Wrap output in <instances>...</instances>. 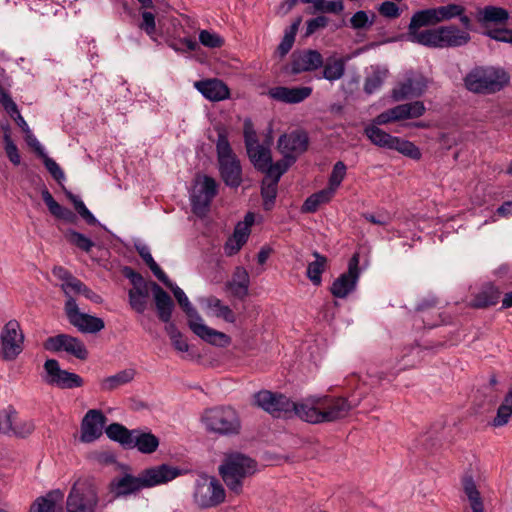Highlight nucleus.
Returning <instances> with one entry per match:
<instances>
[{"mask_svg": "<svg viewBox=\"0 0 512 512\" xmlns=\"http://www.w3.org/2000/svg\"><path fill=\"white\" fill-rule=\"evenodd\" d=\"M379 125L373 121V124L366 126L364 129V134L371 143L381 148L398 151L414 160L421 158V151L413 142L392 136L380 129Z\"/></svg>", "mask_w": 512, "mask_h": 512, "instance_id": "9", "label": "nucleus"}, {"mask_svg": "<svg viewBox=\"0 0 512 512\" xmlns=\"http://www.w3.org/2000/svg\"><path fill=\"white\" fill-rule=\"evenodd\" d=\"M35 429L32 420H21L14 409L5 410L0 414V433L25 438Z\"/></svg>", "mask_w": 512, "mask_h": 512, "instance_id": "20", "label": "nucleus"}, {"mask_svg": "<svg viewBox=\"0 0 512 512\" xmlns=\"http://www.w3.org/2000/svg\"><path fill=\"white\" fill-rule=\"evenodd\" d=\"M43 346L46 350L51 352L65 351L80 360H86L88 358V350L84 343L80 339L68 334H58L48 337Z\"/></svg>", "mask_w": 512, "mask_h": 512, "instance_id": "18", "label": "nucleus"}, {"mask_svg": "<svg viewBox=\"0 0 512 512\" xmlns=\"http://www.w3.org/2000/svg\"><path fill=\"white\" fill-rule=\"evenodd\" d=\"M43 159V163L46 167V169L49 171L51 176L59 183L61 184L62 181L65 180V174L61 167L56 163L55 160L47 156L45 153V156H41Z\"/></svg>", "mask_w": 512, "mask_h": 512, "instance_id": "61", "label": "nucleus"}, {"mask_svg": "<svg viewBox=\"0 0 512 512\" xmlns=\"http://www.w3.org/2000/svg\"><path fill=\"white\" fill-rule=\"evenodd\" d=\"M438 23H440V21L436 7L416 11L412 15L408 26L407 36L409 41L418 44L417 35L423 33V30H420V28L435 26Z\"/></svg>", "mask_w": 512, "mask_h": 512, "instance_id": "26", "label": "nucleus"}, {"mask_svg": "<svg viewBox=\"0 0 512 512\" xmlns=\"http://www.w3.org/2000/svg\"><path fill=\"white\" fill-rule=\"evenodd\" d=\"M64 310L69 323L82 333H97L105 327L101 318L80 312L75 299L66 300Z\"/></svg>", "mask_w": 512, "mask_h": 512, "instance_id": "14", "label": "nucleus"}, {"mask_svg": "<svg viewBox=\"0 0 512 512\" xmlns=\"http://www.w3.org/2000/svg\"><path fill=\"white\" fill-rule=\"evenodd\" d=\"M217 181L208 175H198L196 186L191 194V206L195 215L203 217L209 211L214 197L218 194Z\"/></svg>", "mask_w": 512, "mask_h": 512, "instance_id": "11", "label": "nucleus"}, {"mask_svg": "<svg viewBox=\"0 0 512 512\" xmlns=\"http://www.w3.org/2000/svg\"><path fill=\"white\" fill-rule=\"evenodd\" d=\"M64 236L70 244L76 246L82 251L90 252L94 247V242L90 238L74 229L66 230Z\"/></svg>", "mask_w": 512, "mask_h": 512, "instance_id": "51", "label": "nucleus"}, {"mask_svg": "<svg viewBox=\"0 0 512 512\" xmlns=\"http://www.w3.org/2000/svg\"><path fill=\"white\" fill-rule=\"evenodd\" d=\"M150 287L153 292L158 317L162 322L168 323L171 320L174 309L173 300L156 282H151Z\"/></svg>", "mask_w": 512, "mask_h": 512, "instance_id": "30", "label": "nucleus"}, {"mask_svg": "<svg viewBox=\"0 0 512 512\" xmlns=\"http://www.w3.org/2000/svg\"><path fill=\"white\" fill-rule=\"evenodd\" d=\"M313 256L315 261L308 264L306 275L313 285L320 286L322 283V273L326 269L327 258L317 251L313 252Z\"/></svg>", "mask_w": 512, "mask_h": 512, "instance_id": "41", "label": "nucleus"}, {"mask_svg": "<svg viewBox=\"0 0 512 512\" xmlns=\"http://www.w3.org/2000/svg\"><path fill=\"white\" fill-rule=\"evenodd\" d=\"M334 194L335 192L328 187L313 193L304 201L301 211L303 213L316 212L322 204L330 202Z\"/></svg>", "mask_w": 512, "mask_h": 512, "instance_id": "39", "label": "nucleus"}, {"mask_svg": "<svg viewBox=\"0 0 512 512\" xmlns=\"http://www.w3.org/2000/svg\"><path fill=\"white\" fill-rule=\"evenodd\" d=\"M375 17L376 15L374 13H371V16H369L366 11H357L350 18L351 27L353 29H368L374 24Z\"/></svg>", "mask_w": 512, "mask_h": 512, "instance_id": "54", "label": "nucleus"}, {"mask_svg": "<svg viewBox=\"0 0 512 512\" xmlns=\"http://www.w3.org/2000/svg\"><path fill=\"white\" fill-rule=\"evenodd\" d=\"M247 154L255 169L260 172L268 168L272 158L270 149L261 144L247 149Z\"/></svg>", "mask_w": 512, "mask_h": 512, "instance_id": "40", "label": "nucleus"}, {"mask_svg": "<svg viewBox=\"0 0 512 512\" xmlns=\"http://www.w3.org/2000/svg\"><path fill=\"white\" fill-rule=\"evenodd\" d=\"M137 251L140 255V257L143 259V261L147 264V266L150 268V270L153 272L155 277L161 281L163 284H167L168 282V276L165 274V272L159 267V265L155 262L153 259L150 249L147 246H141L137 247Z\"/></svg>", "mask_w": 512, "mask_h": 512, "instance_id": "48", "label": "nucleus"}, {"mask_svg": "<svg viewBox=\"0 0 512 512\" xmlns=\"http://www.w3.org/2000/svg\"><path fill=\"white\" fill-rule=\"evenodd\" d=\"M106 435L112 441L118 442L125 449H129L132 444V437L134 433V429L129 430L124 425L120 423H112L108 425L105 429Z\"/></svg>", "mask_w": 512, "mask_h": 512, "instance_id": "38", "label": "nucleus"}, {"mask_svg": "<svg viewBox=\"0 0 512 512\" xmlns=\"http://www.w3.org/2000/svg\"><path fill=\"white\" fill-rule=\"evenodd\" d=\"M144 489L141 476H133L125 473L123 476L114 478L110 482V491L115 497H123L134 494Z\"/></svg>", "mask_w": 512, "mask_h": 512, "instance_id": "28", "label": "nucleus"}, {"mask_svg": "<svg viewBox=\"0 0 512 512\" xmlns=\"http://www.w3.org/2000/svg\"><path fill=\"white\" fill-rule=\"evenodd\" d=\"M512 415V389L505 395L502 403L497 409V414L492 420L494 427H502L506 425Z\"/></svg>", "mask_w": 512, "mask_h": 512, "instance_id": "44", "label": "nucleus"}, {"mask_svg": "<svg viewBox=\"0 0 512 512\" xmlns=\"http://www.w3.org/2000/svg\"><path fill=\"white\" fill-rule=\"evenodd\" d=\"M312 87L300 86V87H285L277 86L270 88L267 95L278 102L286 104H298L303 102L312 94Z\"/></svg>", "mask_w": 512, "mask_h": 512, "instance_id": "25", "label": "nucleus"}, {"mask_svg": "<svg viewBox=\"0 0 512 512\" xmlns=\"http://www.w3.org/2000/svg\"><path fill=\"white\" fill-rule=\"evenodd\" d=\"M427 88L426 78L414 71L406 73L405 78L392 91L395 101H402L409 98L421 96Z\"/></svg>", "mask_w": 512, "mask_h": 512, "instance_id": "19", "label": "nucleus"}, {"mask_svg": "<svg viewBox=\"0 0 512 512\" xmlns=\"http://www.w3.org/2000/svg\"><path fill=\"white\" fill-rule=\"evenodd\" d=\"M194 87L205 99L211 102H219L230 98L229 87L218 78L196 81Z\"/></svg>", "mask_w": 512, "mask_h": 512, "instance_id": "24", "label": "nucleus"}, {"mask_svg": "<svg viewBox=\"0 0 512 512\" xmlns=\"http://www.w3.org/2000/svg\"><path fill=\"white\" fill-rule=\"evenodd\" d=\"M42 199L48 207L49 212L56 218L64 220L67 223H74L76 221V215L70 209L61 206L44 187L41 191Z\"/></svg>", "mask_w": 512, "mask_h": 512, "instance_id": "35", "label": "nucleus"}, {"mask_svg": "<svg viewBox=\"0 0 512 512\" xmlns=\"http://www.w3.org/2000/svg\"><path fill=\"white\" fill-rule=\"evenodd\" d=\"M277 187L278 182L274 180L269 181L267 178L263 180L261 186V196L263 199L264 210L269 211L273 208L277 196Z\"/></svg>", "mask_w": 512, "mask_h": 512, "instance_id": "49", "label": "nucleus"}, {"mask_svg": "<svg viewBox=\"0 0 512 512\" xmlns=\"http://www.w3.org/2000/svg\"><path fill=\"white\" fill-rule=\"evenodd\" d=\"M99 495L87 479H77L66 497L65 512H98Z\"/></svg>", "mask_w": 512, "mask_h": 512, "instance_id": "8", "label": "nucleus"}, {"mask_svg": "<svg viewBox=\"0 0 512 512\" xmlns=\"http://www.w3.org/2000/svg\"><path fill=\"white\" fill-rule=\"evenodd\" d=\"M510 81L509 74L502 68L477 66L463 79L465 88L480 95L494 94L502 90Z\"/></svg>", "mask_w": 512, "mask_h": 512, "instance_id": "3", "label": "nucleus"}, {"mask_svg": "<svg viewBox=\"0 0 512 512\" xmlns=\"http://www.w3.org/2000/svg\"><path fill=\"white\" fill-rule=\"evenodd\" d=\"M359 262L360 256L355 253L348 262L347 271L333 281L330 292L334 297L343 299L355 291L360 277Z\"/></svg>", "mask_w": 512, "mask_h": 512, "instance_id": "15", "label": "nucleus"}, {"mask_svg": "<svg viewBox=\"0 0 512 512\" xmlns=\"http://www.w3.org/2000/svg\"><path fill=\"white\" fill-rule=\"evenodd\" d=\"M425 111L426 107L422 101L409 102L385 110L374 118V122L386 125L391 122L419 118Z\"/></svg>", "mask_w": 512, "mask_h": 512, "instance_id": "16", "label": "nucleus"}, {"mask_svg": "<svg viewBox=\"0 0 512 512\" xmlns=\"http://www.w3.org/2000/svg\"><path fill=\"white\" fill-rule=\"evenodd\" d=\"M218 470L228 489L239 495L243 490V480L257 471V462L243 453L230 452L225 454Z\"/></svg>", "mask_w": 512, "mask_h": 512, "instance_id": "2", "label": "nucleus"}, {"mask_svg": "<svg viewBox=\"0 0 512 512\" xmlns=\"http://www.w3.org/2000/svg\"><path fill=\"white\" fill-rule=\"evenodd\" d=\"M248 217H250V221L248 222H239L234 229L233 237L240 241V244H245L250 235V226L254 222V216L252 213H248Z\"/></svg>", "mask_w": 512, "mask_h": 512, "instance_id": "58", "label": "nucleus"}, {"mask_svg": "<svg viewBox=\"0 0 512 512\" xmlns=\"http://www.w3.org/2000/svg\"><path fill=\"white\" fill-rule=\"evenodd\" d=\"M347 167L342 161L334 164L332 172L329 176L328 188L336 192L345 178Z\"/></svg>", "mask_w": 512, "mask_h": 512, "instance_id": "53", "label": "nucleus"}, {"mask_svg": "<svg viewBox=\"0 0 512 512\" xmlns=\"http://www.w3.org/2000/svg\"><path fill=\"white\" fill-rule=\"evenodd\" d=\"M66 196L68 199L73 203L75 210L78 212V214L89 224V225H96L97 219L95 216L90 212V210L86 207L84 202L76 195H74L70 191H66Z\"/></svg>", "mask_w": 512, "mask_h": 512, "instance_id": "52", "label": "nucleus"}, {"mask_svg": "<svg viewBox=\"0 0 512 512\" xmlns=\"http://www.w3.org/2000/svg\"><path fill=\"white\" fill-rule=\"evenodd\" d=\"M199 42L208 48H220L224 44V40L221 36L208 30L200 31Z\"/></svg>", "mask_w": 512, "mask_h": 512, "instance_id": "56", "label": "nucleus"}, {"mask_svg": "<svg viewBox=\"0 0 512 512\" xmlns=\"http://www.w3.org/2000/svg\"><path fill=\"white\" fill-rule=\"evenodd\" d=\"M44 370L46 372L44 381L48 385L60 389H73L84 385V380L80 375L61 369L59 362L55 359H47L44 363Z\"/></svg>", "mask_w": 512, "mask_h": 512, "instance_id": "13", "label": "nucleus"}, {"mask_svg": "<svg viewBox=\"0 0 512 512\" xmlns=\"http://www.w3.org/2000/svg\"><path fill=\"white\" fill-rule=\"evenodd\" d=\"M106 416L101 410H89L81 421L80 441L91 443L97 440L103 433Z\"/></svg>", "mask_w": 512, "mask_h": 512, "instance_id": "22", "label": "nucleus"}, {"mask_svg": "<svg viewBox=\"0 0 512 512\" xmlns=\"http://www.w3.org/2000/svg\"><path fill=\"white\" fill-rule=\"evenodd\" d=\"M179 475H181V470L168 464L145 469L140 474L144 488L165 484Z\"/></svg>", "mask_w": 512, "mask_h": 512, "instance_id": "23", "label": "nucleus"}, {"mask_svg": "<svg viewBox=\"0 0 512 512\" xmlns=\"http://www.w3.org/2000/svg\"><path fill=\"white\" fill-rule=\"evenodd\" d=\"M352 407L343 397L310 396L302 400L301 420L311 424L334 422L348 416Z\"/></svg>", "mask_w": 512, "mask_h": 512, "instance_id": "1", "label": "nucleus"}, {"mask_svg": "<svg viewBox=\"0 0 512 512\" xmlns=\"http://www.w3.org/2000/svg\"><path fill=\"white\" fill-rule=\"evenodd\" d=\"M483 35L499 42L512 44V29L501 28L486 30L483 32Z\"/></svg>", "mask_w": 512, "mask_h": 512, "instance_id": "63", "label": "nucleus"}, {"mask_svg": "<svg viewBox=\"0 0 512 512\" xmlns=\"http://www.w3.org/2000/svg\"><path fill=\"white\" fill-rule=\"evenodd\" d=\"M3 139L5 144L4 149L8 159L11 161L12 164L16 166L19 165L21 162V156L19 154L16 144L10 137V134L5 133Z\"/></svg>", "mask_w": 512, "mask_h": 512, "instance_id": "60", "label": "nucleus"}, {"mask_svg": "<svg viewBox=\"0 0 512 512\" xmlns=\"http://www.w3.org/2000/svg\"><path fill=\"white\" fill-rule=\"evenodd\" d=\"M418 44L429 48H459L471 41V35L455 24L424 29L417 35Z\"/></svg>", "mask_w": 512, "mask_h": 512, "instance_id": "4", "label": "nucleus"}, {"mask_svg": "<svg viewBox=\"0 0 512 512\" xmlns=\"http://www.w3.org/2000/svg\"><path fill=\"white\" fill-rule=\"evenodd\" d=\"M293 158H288L287 156H283L281 160L273 163L272 161L269 163L268 168H265L263 173H266L267 179L274 180L279 182L281 176L286 173V171L294 164Z\"/></svg>", "mask_w": 512, "mask_h": 512, "instance_id": "45", "label": "nucleus"}, {"mask_svg": "<svg viewBox=\"0 0 512 512\" xmlns=\"http://www.w3.org/2000/svg\"><path fill=\"white\" fill-rule=\"evenodd\" d=\"M84 285L85 284L81 280H79L75 276H72L69 279V281H67L66 283H62L60 287L66 296V300H69L74 299L72 294H81Z\"/></svg>", "mask_w": 512, "mask_h": 512, "instance_id": "57", "label": "nucleus"}, {"mask_svg": "<svg viewBox=\"0 0 512 512\" xmlns=\"http://www.w3.org/2000/svg\"><path fill=\"white\" fill-rule=\"evenodd\" d=\"M136 375L133 368L119 371L118 373L105 377L100 382V389L105 392L113 391L120 386L130 383Z\"/></svg>", "mask_w": 512, "mask_h": 512, "instance_id": "36", "label": "nucleus"}, {"mask_svg": "<svg viewBox=\"0 0 512 512\" xmlns=\"http://www.w3.org/2000/svg\"><path fill=\"white\" fill-rule=\"evenodd\" d=\"M189 328L195 335L209 344L223 347L230 342L229 336L207 326L202 317L200 321L193 320V322L189 323Z\"/></svg>", "mask_w": 512, "mask_h": 512, "instance_id": "29", "label": "nucleus"}, {"mask_svg": "<svg viewBox=\"0 0 512 512\" xmlns=\"http://www.w3.org/2000/svg\"><path fill=\"white\" fill-rule=\"evenodd\" d=\"M308 142L309 139L305 132L293 131L281 135L277 147L283 156H287L289 159L293 158V161L296 162L297 158L307 150Z\"/></svg>", "mask_w": 512, "mask_h": 512, "instance_id": "21", "label": "nucleus"}, {"mask_svg": "<svg viewBox=\"0 0 512 512\" xmlns=\"http://www.w3.org/2000/svg\"><path fill=\"white\" fill-rule=\"evenodd\" d=\"M323 65V57L320 52L313 49L294 51L290 63L284 68L287 74L297 75L303 72L316 71Z\"/></svg>", "mask_w": 512, "mask_h": 512, "instance_id": "17", "label": "nucleus"}, {"mask_svg": "<svg viewBox=\"0 0 512 512\" xmlns=\"http://www.w3.org/2000/svg\"><path fill=\"white\" fill-rule=\"evenodd\" d=\"M225 489L213 476L201 475L194 483L192 500L199 509L216 507L225 500Z\"/></svg>", "mask_w": 512, "mask_h": 512, "instance_id": "10", "label": "nucleus"}, {"mask_svg": "<svg viewBox=\"0 0 512 512\" xmlns=\"http://www.w3.org/2000/svg\"><path fill=\"white\" fill-rule=\"evenodd\" d=\"M501 292L492 284L484 285L469 302V306L474 309H485L498 303Z\"/></svg>", "mask_w": 512, "mask_h": 512, "instance_id": "33", "label": "nucleus"}, {"mask_svg": "<svg viewBox=\"0 0 512 512\" xmlns=\"http://www.w3.org/2000/svg\"><path fill=\"white\" fill-rule=\"evenodd\" d=\"M463 489L473 512H483L484 506L476 484L471 476L463 479Z\"/></svg>", "mask_w": 512, "mask_h": 512, "instance_id": "43", "label": "nucleus"}, {"mask_svg": "<svg viewBox=\"0 0 512 512\" xmlns=\"http://www.w3.org/2000/svg\"><path fill=\"white\" fill-rule=\"evenodd\" d=\"M323 70L321 76H316L317 79H326L330 82L341 79L345 74V63L342 59H328L323 62Z\"/></svg>", "mask_w": 512, "mask_h": 512, "instance_id": "42", "label": "nucleus"}, {"mask_svg": "<svg viewBox=\"0 0 512 512\" xmlns=\"http://www.w3.org/2000/svg\"><path fill=\"white\" fill-rule=\"evenodd\" d=\"M379 14L388 19H396L401 15L398 5L392 1H384L377 8Z\"/></svg>", "mask_w": 512, "mask_h": 512, "instance_id": "64", "label": "nucleus"}, {"mask_svg": "<svg viewBox=\"0 0 512 512\" xmlns=\"http://www.w3.org/2000/svg\"><path fill=\"white\" fill-rule=\"evenodd\" d=\"M476 21L483 28H488L491 24L505 25L510 17L509 11L505 8L487 5L476 11Z\"/></svg>", "mask_w": 512, "mask_h": 512, "instance_id": "27", "label": "nucleus"}, {"mask_svg": "<svg viewBox=\"0 0 512 512\" xmlns=\"http://www.w3.org/2000/svg\"><path fill=\"white\" fill-rule=\"evenodd\" d=\"M301 24V17H298L290 27L285 31V34L277 47V53L280 57H284L293 47L295 42V36L298 31V28Z\"/></svg>", "mask_w": 512, "mask_h": 512, "instance_id": "46", "label": "nucleus"}, {"mask_svg": "<svg viewBox=\"0 0 512 512\" xmlns=\"http://www.w3.org/2000/svg\"><path fill=\"white\" fill-rule=\"evenodd\" d=\"M164 285L173 292L178 304L182 307L183 311L188 317V324L193 322V320H201L200 314L192 306L185 292L180 287L173 283L169 278L167 284Z\"/></svg>", "mask_w": 512, "mask_h": 512, "instance_id": "37", "label": "nucleus"}, {"mask_svg": "<svg viewBox=\"0 0 512 512\" xmlns=\"http://www.w3.org/2000/svg\"><path fill=\"white\" fill-rule=\"evenodd\" d=\"M24 334L17 320L8 321L0 333V357L15 360L23 351Z\"/></svg>", "mask_w": 512, "mask_h": 512, "instance_id": "12", "label": "nucleus"}, {"mask_svg": "<svg viewBox=\"0 0 512 512\" xmlns=\"http://www.w3.org/2000/svg\"><path fill=\"white\" fill-rule=\"evenodd\" d=\"M254 405L263 409L276 418H293L294 416L301 419L302 412L300 411L302 401L293 402L284 394L271 392L269 390H261L254 394Z\"/></svg>", "mask_w": 512, "mask_h": 512, "instance_id": "7", "label": "nucleus"}, {"mask_svg": "<svg viewBox=\"0 0 512 512\" xmlns=\"http://www.w3.org/2000/svg\"><path fill=\"white\" fill-rule=\"evenodd\" d=\"M200 303L205 309L208 310V313H211L213 316L222 318L228 323H235L236 316L232 309L229 306L223 304V302L217 297L209 296L202 298Z\"/></svg>", "mask_w": 512, "mask_h": 512, "instance_id": "34", "label": "nucleus"}, {"mask_svg": "<svg viewBox=\"0 0 512 512\" xmlns=\"http://www.w3.org/2000/svg\"><path fill=\"white\" fill-rule=\"evenodd\" d=\"M64 493L60 489L49 491L45 496L38 497L29 512H61Z\"/></svg>", "mask_w": 512, "mask_h": 512, "instance_id": "31", "label": "nucleus"}, {"mask_svg": "<svg viewBox=\"0 0 512 512\" xmlns=\"http://www.w3.org/2000/svg\"><path fill=\"white\" fill-rule=\"evenodd\" d=\"M216 152L219 172L223 182L231 188H238L242 183V167L231 148L225 131L218 133Z\"/></svg>", "mask_w": 512, "mask_h": 512, "instance_id": "6", "label": "nucleus"}, {"mask_svg": "<svg viewBox=\"0 0 512 512\" xmlns=\"http://www.w3.org/2000/svg\"><path fill=\"white\" fill-rule=\"evenodd\" d=\"M440 23L450 21L462 14V5L450 3L444 6L436 7Z\"/></svg>", "mask_w": 512, "mask_h": 512, "instance_id": "55", "label": "nucleus"}, {"mask_svg": "<svg viewBox=\"0 0 512 512\" xmlns=\"http://www.w3.org/2000/svg\"><path fill=\"white\" fill-rule=\"evenodd\" d=\"M387 77V70L376 68L365 78L364 91L367 94H373L383 85Z\"/></svg>", "mask_w": 512, "mask_h": 512, "instance_id": "47", "label": "nucleus"}, {"mask_svg": "<svg viewBox=\"0 0 512 512\" xmlns=\"http://www.w3.org/2000/svg\"><path fill=\"white\" fill-rule=\"evenodd\" d=\"M129 449H137L142 454L154 453L160 444L159 438L150 431L134 429Z\"/></svg>", "mask_w": 512, "mask_h": 512, "instance_id": "32", "label": "nucleus"}, {"mask_svg": "<svg viewBox=\"0 0 512 512\" xmlns=\"http://www.w3.org/2000/svg\"><path fill=\"white\" fill-rule=\"evenodd\" d=\"M123 275L130 280L133 288L131 290H143L148 289V283L145 282L142 275L136 271H134L131 267L125 266L123 268Z\"/></svg>", "mask_w": 512, "mask_h": 512, "instance_id": "59", "label": "nucleus"}, {"mask_svg": "<svg viewBox=\"0 0 512 512\" xmlns=\"http://www.w3.org/2000/svg\"><path fill=\"white\" fill-rule=\"evenodd\" d=\"M201 422L207 432L218 436L238 435L241 430V421L237 411L230 406H216L206 409Z\"/></svg>", "mask_w": 512, "mask_h": 512, "instance_id": "5", "label": "nucleus"}, {"mask_svg": "<svg viewBox=\"0 0 512 512\" xmlns=\"http://www.w3.org/2000/svg\"><path fill=\"white\" fill-rule=\"evenodd\" d=\"M141 17L142 22L139 24V28L145 31L148 36L154 38L156 32L155 15L152 12L144 11L142 12Z\"/></svg>", "mask_w": 512, "mask_h": 512, "instance_id": "62", "label": "nucleus"}, {"mask_svg": "<svg viewBox=\"0 0 512 512\" xmlns=\"http://www.w3.org/2000/svg\"><path fill=\"white\" fill-rule=\"evenodd\" d=\"M149 289L129 290L128 298L130 307L137 313L143 314L147 308Z\"/></svg>", "mask_w": 512, "mask_h": 512, "instance_id": "50", "label": "nucleus"}]
</instances>
